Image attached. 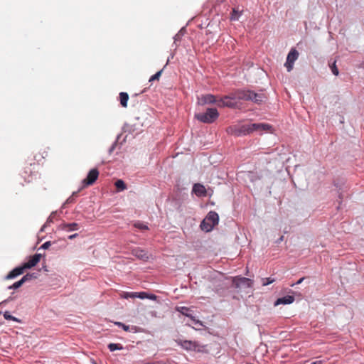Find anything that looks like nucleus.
Wrapping results in <instances>:
<instances>
[{
	"instance_id": "40",
	"label": "nucleus",
	"mask_w": 364,
	"mask_h": 364,
	"mask_svg": "<svg viewBox=\"0 0 364 364\" xmlns=\"http://www.w3.org/2000/svg\"><path fill=\"white\" fill-rule=\"evenodd\" d=\"M363 68H364V62L363 63Z\"/></svg>"
},
{
	"instance_id": "22",
	"label": "nucleus",
	"mask_w": 364,
	"mask_h": 364,
	"mask_svg": "<svg viewBox=\"0 0 364 364\" xmlns=\"http://www.w3.org/2000/svg\"><path fill=\"white\" fill-rule=\"evenodd\" d=\"M134 226L136 228H138L139 230H149V228L146 225L141 223V222H136L134 224Z\"/></svg>"
},
{
	"instance_id": "9",
	"label": "nucleus",
	"mask_w": 364,
	"mask_h": 364,
	"mask_svg": "<svg viewBox=\"0 0 364 364\" xmlns=\"http://www.w3.org/2000/svg\"><path fill=\"white\" fill-rule=\"evenodd\" d=\"M176 310L180 312L181 314L187 317H189L194 322L195 324L203 326V323L200 321L196 319L194 316L189 314V311H191V309L189 308L186 306H177L176 308Z\"/></svg>"
},
{
	"instance_id": "16",
	"label": "nucleus",
	"mask_w": 364,
	"mask_h": 364,
	"mask_svg": "<svg viewBox=\"0 0 364 364\" xmlns=\"http://www.w3.org/2000/svg\"><path fill=\"white\" fill-rule=\"evenodd\" d=\"M120 105L126 108L127 107V102L129 100V95L127 92H122L119 93Z\"/></svg>"
},
{
	"instance_id": "25",
	"label": "nucleus",
	"mask_w": 364,
	"mask_h": 364,
	"mask_svg": "<svg viewBox=\"0 0 364 364\" xmlns=\"http://www.w3.org/2000/svg\"><path fill=\"white\" fill-rule=\"evenodd\" d=\"M162 72H163V70H161L159 71H158L156 74H154V75H152L150 78H149V82H152L154 80H159L161 74H162Z\"/></svg>"
},
{
	"instance_id": "38",
	"label": "nucleus",
	"mask_w": 364,
	"mask_h": 364,
	"mask_svg": "<svg viewBox=\"0 0 364 364\" xmlns=\"http://www.w3.org/2000/svg\"><path fill=\"white\" fill-rule=\"evenodd\" d=\"M321 363H322L321 360H316V361L312 362L311 364H321Z\"/></svg>"
},
{
	"instance_id": "20",
	"label": "nucleus",
	"mask_w": 364,
	"mask_h": 364,
	"mask_svg": "<svg viewBox=\"0 0 364 364\" xmlns=\"http://www.w3.org/2000/svg\"><path fill=\"white\" fill-rule=\"evenodd\" d=\"M108 348L110 351H114L116 350L123 349V346L119 343H109L108 345Z\"/></svg>"
},
{
	"instance_id": "29",
	"label": "nucleus",
	"mask_w": 364,
	"mask_h": 364,
	"mask_svg": "<svg viewBox=\"0 0 364 364\" xmlns=\"http://www.w3.org/2000/svg\"><path fill=\"white\" fill-rule=\"evenodd\" d=\"M331 71L332 73L335 75H338L339 72H338V69L337 68L336 65V62L333 63V64L332 65V66L331 67Z\"/></svg>"
},
{
	"instance_id": "39",
	"label": "nucleus",
	"mask_w": 364,
	"mask_h": 364,
	"mask_svg": "<svg viewBox=\"0 0 364 364\" xmlns=\"http://www.w3.org/2000/svg\"><path fill=\"white\" fill-rule=\"evenodd\" d=\"M115 324L119 327H122L124 325V323L121 322H115Z\"/></svg>"
},
{
	"instance_id": "31",
	"label": "nucleus",
	"mask_w": 364,
	"mask_h": 364,
	"mask_svg": "<svg viewBox=\"0 0 364 364\" xmlns=\"http://www.w3.org/2000/svg\"><path fill=\"white\" fill-rule=\"evenodd\" d=\"M77 192H74L73 195L68 198L66 203H73L74 202V196H77Z\"/></svg>"
},
{
	"instance_id": "37",
	"label": "nucleus",
	"mask_w": 364,
	"mask_h": 364,
	"mask_svg": "<svg viewBox=\"0 0 364 364\" xmlns=\"http://www.w3.org/2000/svg\"><path fill=\"white\" fill-rule=\"evenodd\" d=\"M304 277H302L301 279H299L297 282H296V284H300L304 280Z\"/></svg>"
},
{
	"instance_id": "18",
	"label": "nucleus",
	"mask_w": 364,
	"mask_h": 364,
	"mask_svg": "<svg viewBox=\"0 0 364 364\" xmlns=\"http://www.w3.org/2000/svg\"><path fill=\"white\" fill-rule=\"evenodd\" d=\"M114 185L118 191H122L127 188L125 183L121 179L117 180Z\"/></svg>"
},
{
	"instance_id": "14",
	"label": "nucleus",
	"mask_w": 364,
	"mask_h": 364,
	"mask_svg": "<svg viewBox=\"0 0 364 364\" xmlns=\"http://www.w3.org/2000/svg\"><path fill=\"white\" fill-rule=\"evenodd\" d=\"M59 229L67 232L75 231L79 229V225L76 223H63L59 225Z\"/></svg>"
},
{
	"instance_id": "7",
	"label": "nucleus",
	"mask_w": 364,
	"mask_h": 364,
	"mask_svg": "<svg viewBox=\"0 0 364 364\" xmlns=\"http://www.w3.org/2000/svg\"><path fill=\"white\" fill-rule=\"evenodd\" d=\"M299 57V52L295 48H291L290 52L287 55V61L284 64L288 72L292 70L294 68V63Z\"/></svg>"
},
{
	"instance_id": "4",
	"label": "nucleus",
	"mask_w": 364,
	"mask_h": 364,
	"mask_svg": "<svg viewBox=\"0 0 364 364\" xmlns=\"http://www.w3.org/2000/svg\"><path fill=\"white\" fill-rule=\"evenodd\" d=\"M219 116V113L215 108H208L205 113L196 114V118L203 123H213Z\"/></svg>"
},
{
	"instance_id": "30",
	"label": "nucleus",
	"mask_w": 364,
	"mask_h": 364,
	"mask_svg": "<svg viewBox=\"0 0 364 364\" xmlns=\"http://www.w3.org/2000/svg\"><path fill=\"white\" fill-rule=\"evenodd\" d=\"M122 328H123L124 331H136V327L135 326H132V327H129V326H127L125 324H124Z\"/></svg>"
},
{
	"instance_id": "24",
	"label": "nucleus",
	"mask_w": 364,
	"mask_h": 364,
	"mask_svg": "<svg viewBox=\"0 0 364 364\" xmlns=\"http://www.w3.org/2000/svg\"><path fill=\"white\" fill-rule=\"evenodd\" d=\"M23 284V283L20 279L19 281H18V282L14 283L12 285L9 286L8 287V289H18L19 287H21Z\"/></svg>"
},
{
	"instance_id": "33",
	"label": "nucleus",
	"mask_w": 364,
	"mask_h": 364,
	"mask_svg": "<svg viewBox=\"0 0 364 364\" xmlns=\"http://www.w3.org/2000/svg\"><path fill=\"white\" fill-rule=\"evenodd\" d=\"M50 242H46L44 244L42 245L41 248L48 249L50 246Z\"/></svg>"
},
{
	"instance_id": "28",
	"label": "nucleus",
	"mask_w": 364,
	"mask_h": 364,
	"mask_svg": "<svg viewBox=\"0 0 364 364\" xmlns=\"http://www.w3.org/2000/svg\"><path fill=\"white\" fill-rule=\"evenodd\" d=\"M274 282V279L264 278V279H262V285L263 286H267L268 284H270L273 283Z\"/></svg>"
},
{
	"instance_id": "23",
	"label": "nucleus",
	"mask_w": 364,
	"mask_h": 364,
	"mask_svg": "<svg viewBox=\"0 0 364 364\" xmlns=\"http://www.w3.org/2000/svg\"><path fill=\"white\" fill-rule=\"evenodd\" d=\"M241 13L239 12L238 11H237L235 9H233L232 11V14H231V17H230V19L232 21H237L238 20L240 16Z\"/></svg>"
},
{
	"instance_id": "1",
	"label": "nucleus",
	"mask_w": 364,
	"mask_h": 364,
	"mask_svg": "<svg viewBox=\"0 0 364 364\" xmlns=\"http://www.w3.org/2000/svg\"><path fill=\"white\" fill-rule=\"evenodd\" d=\"M265 98L264 94L255 93L250 90H237L231 96H224L219 99L218 106L219 107H228L234 108L236 107L237 103L234 101L235 99L240 100H251L256 103L262 102Z\"/></svg>"
},
{
	"instance_id": "10",
	"label": "nucleus",
	"mask_w": 364,
	"mask_h": 364,
	"mask_svg": "<svg viewBox=\"0 0 364 364\" xmlns=\"http://www.w3.org/2000/svg\"><path fill=\"white\" fill-rule=\"evenodd\" d=\"M41 257V254H35L34 255L31 256L29 258V259L27 262H25L24 264H23L22 266L23 267V268L25 269H30V268L36 266L39 262Z\"/></svg>"
},
{
	"instance_id": "19",
	"label": "nucleus",
	"mask_w": 364,
	"mask_h": 364,
	"mask_svg": "<svg viewBox=\"0 0 364 364\" xmlns=\"http://www.w3.org/2000/svg\"><path fill=\"white\" fill-rule=\"evenodd\" d=\"M36 278V276L35 275L34 273L33 274H31V273H28L26 274V275H24L21 279V280L22 281V282L24 284L25 282H28V281H30L33 279H35Z\"/></svg>"
},
{
	"instance_id": "8",
	"label": "nucleus",
	"mask_w": 364,
	"mask_h": 364,
	"mask_svg": "<svg viewBox=\"0 0 364 364\" xmlns=\"http://www.w3.org/2000/svg\"><path fill=\"white\" fill-rule=\"evenodd\" d=\"M99 171L97 168L91 169L88 173L87 177L82 181L83 187H86L88 186L92 185L98 178Z\"/></svg>"
},
{
	"instance_id": "26",
	"label": "nucleus",
	"mask_w": 364,
	"mask_h": 364,
	"mask_svg": "<svg viewBox=\"0 0 364 364\" xmlns=\"http://www.w3.org/2000/svg\"><path fill=\"white\" fill-rule=\"evenodd\" d=\"M148 297V294L144 291L141 292H135V298H139L141 299H144Z\"/></svg>"
},
{
	"instance_id": "12",
	"label": "nucleus",
	"mask_w": 364,
	"mask_h": 364,
	"mask_svg": "<svg viewBox=\"0 0 364 364\" xmlns=\"http://www.w3.org/2000/svg\"><path fill=\"white\" fill-rule=\"evenodd\" d=\"M218 100L217 97L215 95H213L211 94H208L203 95L200 98V103L202 105L205 104H217L218 102Z\"/></svg>"
},
{
	"instance_id": "5",
	"label": "nucleus",
	"mask_w": 364,
	"mask_h": 364,
	"mask_svg": "<svg viewBox=\"0 0 364 364\" xmlns=\"http://www.w3.org/2000/svg\"><path fill=\"white\" fill-rule=\"evenodd\" d=\"M176 342L178 346L186 350L202 352L205 348V346H202L196 341L177 339L176 340Z\"/></svg>"
},
{
	"instance_id": "13",
	"label": "nucleus",
	"mask_w": 364,
	"mask_h": 364,
	"mask_svg": "<svg viewBox=\"0 0 364 364\" xmlns=\"http://www.w3.org/2000/svg\"><path fill=\"white\" fill-rule=\"evenodd\" d=\"M25 271V269L21 265L20 267L14 268L11 270L5 277L6 279H12L16 278V277L22 274Z\"/></svg>"
},
{
	"instance_id": "17",
	"label": "nucleus",
	"mask_w": 364,
	"mask_h": 364,
	"mask_svg": "<svg viewBox=\"0 0 364 364\" xmlns=\"http://www.w3.org/2000/svg\"><path fill=\"white\" fill-rule=\"evenodd\" d=\"M134 255L136 257H137L138 258H140V259H142L148 258V256L146 255V252L144 250H139V249L134 250Z\"/></svg>"
},
{
	"instance_id": "3",
	"label": "nucleus",
	"mask_w": 364,
	"mask_h": 364,
	"mask_svg": "<svg viewBox=\"0 0 364 364\" xmlns=\"http://www.w3.org/2000/svg\"><path fill=\"white\" fill-rule=\"evenodd\" d=\"M219 221L218 214L215 211H210L200 223V228L205 232H210L218 225Z\"/></svg>"
},
{
	"instance_id": "27",
	"label": "nucleus",
	"mask_w": 364,
	"mask_h": 364,
	"mask_svg": "<svg viewBox=\"0 0 364 364\" xmlns=\"http://www.w3.org/2000/svg\"><path fill=\"white\" fill-rule=\"evenodd\" d=\"M4 317L6 320H12V321H18L17 318H16L14 316H11L9 311H6L4 314Z\"/></svg>"
},
{
	"instance_id": "34",
	"label": "nucleus",
	"mask_w": 364,
	"mask_h": 364,
	"mask_svg": "<svg viewBox=\"0 0 364 364\" xmlns=\"http://www.w3.org/2000/svg\"><path fill=\"white\" fill-rule=\"evenodd\" d=\"M146 299L155 301L157 299V296H156L155 294H148V297H146Z\"/></svg>"
},
{
	"instance_id": "21",
	"label": "nucleus",
	"mask_w": 364,
	"mask_h": 364,
	"mask_svg": "<svg viewBox=\"0 0 364 364\" xmlns=\"http://www.w3.org/2000/svg\"><path fill=\"white\" fill-rule=\"evenodd\" d=\"M120 296L124 299H129V298H135V292H126L122 291L120 294Z\"/></svg>"
},
{
	"instance_id": "35",
	"label": "nucleus",
	"mask_w": 364,
	"mask_h": 364,
	"mask_svg": "<svg viewBox=\"0 0 364 364\" xmlns=\"http://www.w3.org/2000/svg\"><path fill=\"white\" fill-rule=\"evenodd\" d=\"M144 364H166V363H163L162 361H156V362L146 363Z\"/></svg>"
},
{
	"instance_id": "36",
	"label": "nucleus",
	"mask_w": 364,
	"mask_h": 364,
	"mask_svg": "<svg viewBox=\"0 0 364 364\" xmlns=\"http://www.w3.org/2000/svg\"><path fill=\"white\" fill-rule=\"evenodd\" d=\"M77 236V234L75 233V234H73V235H71L68 237L69 239L72 240L73 238H75Z\"/></svg>"
},
{
	"instance_id": "6",
	"label": "nucleus",
	"mask_w": 364,
	"mask_h": 364,
	"mask_svg": "<svg viewBox=\"0 0 364 364\" xmlns=\"http://www.w3.org/2000/svg\"><path fill=\"white\" fill-rule=\"evenodd\" d=\"M253 284V281L250 279L242 277H235L232 279V285L235 288L240 290L251 288Z\"/></svg>"
},
{
	"instance_id": "11",
	"label": "nucleus",
	"mask_w": 364,
	"mask_h": 364,
	"mask_svg": "<svg viewBox=\"0 0 364 364\" xmlns=\"http://www.w3.org/2000/svg\"><path fill=\"white\" fill-rule=\"evenodd\" d=\"M198 197H205L207 195V191L205 186L200 183H195L192 190Z\"/></svg>"
},
{
	"instance_id": "2",
	"label": "nucleus",
	"mask_w": 364,
	"mask_h": 364,
	"mask_svg": "<svg viewBox=\"0 0 364 364\" xmlns=\"http://www.w3.org/2000/svg\"><path fill=\"white\" fill-rule=\"evenodd\" d=\"M272 126L265 123H254L245 124L242 126L230 127L228 129V132L232 135L239 136L241 135L249 134L255 131H269Z\"/></svg>"
},
{
	"instance_id": "15",
	"label": "nucleus",
	"mask_w": 364,
	"mask_h": 364,
	"mask_svg": "<svg viewBox=\"0 0 364 364\" xmlns=\"http://www.w3.org/2000/svg\"><path fill=\"white\" fill-rule=\"evenodd\" d=\"M294 301V297L293 296L287 295L286 296L279 298L274 303V306H278L279 304H290L293 303Z\"/></svg>"
},
{
	"instance_id": "32",
	"label": "nucleus",
	"mask_w": 364,
	"mask_h": 364,
	"mask_svg": "<svg viewBox=\"0 0 364 364\" xmlns=\"http://www.w3.org/2000/svg\"><path fill=\"white\" fill-rule=\"evenodd\" d=\"M52 222V215L48 218V219L47 220L46 224L42 227L41 228V231H43L44 230V228L49 223H51Z\"/></svg>"
}]
</instances>
